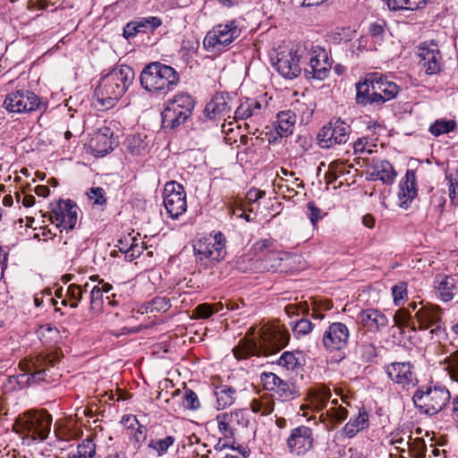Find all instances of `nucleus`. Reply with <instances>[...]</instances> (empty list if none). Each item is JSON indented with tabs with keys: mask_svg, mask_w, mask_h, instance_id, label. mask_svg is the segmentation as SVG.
<instances>
[{
	"mask_svg": "<svg viewBox=\"0 0 458 458\" xmlns=\"http://www.w3.org/2000/svg\"><path fill=\"white\" fill-rule=\"evenodd\" d=\"M51 424L52 417L47 411H30L15 420L13 428L23 439L41 442L48 437Z\"/></svg>",
	"mask_w": 458,
	"mask_h": 458,
	"instance_id": "obj_5",
	"label": "nucleus"
},
{
	"mask_svg": "<svg viewBox=\"0 0 458 458\" xmlns=\"http://www.w3.org/2000/svg\"><path fill=\"white\" fill-rule=\"evenodd\" d=\"M456 127L454 121L437 120L429 127V131L434 136H439L444 133L453 131Z\"/></svg>",
	"mask_w": 458,
	"mask_h": 458,
	"instance_id": "obj_42",
	"label": "nucleus"
},
{
	"mask_svg": "<svg viewBox=\"0 0 458 458\" xmlns=\"http://www.w3.org/2000/svg\"><path fill=\"white\" fill-rule=\"evenodd\" d=\"M216 421L219 433L223 437L219 438L217 445L228 446L234 442L238 427H246L249 420L243 410L235 409L230 411L220 412L216 416Z\"/></svg>",
	"mask_w": 458,
	"mask_h": 458,
	"instance_id": "obj_10",
	"label": "nucleus"
},
{
	"mask_svg": "<svg viewBox=\"0 0 458 458\" xmlns=\"http://www.w3.org/2000/svg\"><path fill=\"white\" fill-rule=\"evenodd\" d=\"M435 287L438 297L444 301H449L454 298L453 289L454 280L449 276H437L435 280Z\"/></svg>",
	"mask_w": 458,
	"mask_h": 458,
	"instance_id": "obj_32",
	"label": "nucleus"
},
{
	"mask_svg": "<svg viewBox=\"0 0 458 458\" xmlns=\"http://www.w3.org/2000/svg\"><path fill=\"white\" fill-rule=\"evenodd\" d=\"M349 337L347 326L341 322H334L324 331L321 344L328 352H340L347 346Z\"/></svg>",
	"mask_w": 458,
	"mask_h": 458,
	"instance_id": "obj_16",
	"label": "nucleus"
},
{
	"mask_svg": "<svg viewBox=\"0 0 458 458\" xmlns=\"http://www.w3.org/2000/svg\"><path fill=\"white\" fill-rule=\"evenodd\" d=\"M225 236L218 232L214 235L213 242L200 240L194 246V255L200 260L219 261L226 254Z\"/></svg>",
	"mask_w": 458,
	"mask_h": 458,
	"instance_id": "obj_15",
	"label": "nucleus"
},
{
	"mask_svg": "<svg viewBox=\"0 0 458 458\" xmlns=\"http://www.w3.org/2000/svg\"><path fill=\"white\" fill-rule=\"evenodd\" d=\"M131 241L130 247L125 250V259L129 261L140 257L144 250L143 242L138 243L135 239H131Z\"/></svg>",
	"mask_w": 458,
	"mask_h": 458,
	"instance_id": "obj_56",
	"label": "nucleus"
},
{
	"mask_svg": "<svg viewBox=\"0 0 458 458\" xmlns=\"http://www.w3.org/2000/svg\"><path fill=\"white\" fill-rule=\"evenodd\" d=\"M331 391L328 387L325 386H318L315 389V398L318 402V405L321 408L326 407L327 405L328 401L331 398Z\"/></svg>",
	"mask_w": 458,
	"mask_h": 458,
	"instance_id": "obj_53",
	"label": "nucleus"
},
{
	"mask_svg": "<svg viewBox=\"0 0 458 458\" xmlns=\"http://www.w3.org/2000/svg\"><path fill=\"white\" fill-rule=\"evenodd\" d=\"M215 312H217V310L214 309V305L202 303L194 309L193 315L197 318H208Z\"/></svg>",
	"mask_w": 458,
	"mask_h": 458,
	"instance_id": "obj_55",
	"label": "nucleus"
},
{
	"mask_svg": "<svg viewBox=\"0 0 458 458\" xmlns=\"http://www.w3.org/2000/svg\"><path fill=\"white\" fill-rule=\"evenodd\" d=\"M275 186L277 187V189L281 191V193L283 194V197L284 199H291L293 198H294L297 194H298V191L293 188V187H290L288 184L286 183H274Z\"/></svg>",
	"mask_w": 458,
	"mask_h": 458,
	"instance_id": "obj_63",
	"label": "nucleus"
},
{
	"mask_svg": "<svg viewBox=\"0 0 458 458\" xmlns=\"http://www.w3.org/2000/svg\"><path fill=\"white\" fill-rule=\"evenodd\" d=\"M408 451L413 458H425L427 446L424 439L417 437L412 441L411 440V446H409Z\"/></svg>",
	"mask_w": 458,
	"mask_h": 458,
	"instance_id": "obj_43",
	"label": "nucleus"
},
{
	"mask_svg": "<svg viewBox=\"0 0 458 458\" xmlns=\"http://www.w3.org/2000/svg\"><path fill=\"white\" fill-rule=\"evenodd\" d=\"M214 395L216 396V408L221 411L234 403L236 400V390L231 386L221 385L215 388Z\"/></svg>",
	"mask_w": 458,
	"mask_h": 458,
	"instance_id": "obj_27",
	"label": "nucleus"
},
{
	"mask_svg": "<svg viewBox=\"0 0 458 458\" xmlns=\"http://www.w3.org/2000/svg\"><path fill=\"white\" fill-rule=\"evenodd\" d=\"M103 303V290L95 285L90 291V309L99 310Z\"/></svg>",
	"mask_w": 458,
	"mask_h": 458,
	"instance_id": "obj_58",
	"label": "nucleus"
},
{
	"mask_svg": "<svg viewBox=\"0 0 458 458\" xmlns=\"http://www.w3.org/2000/svg\"><path fill=\"white\" fill-rule=\"evenodd\" d=\"M138 33H140V30L137 26L136 21L128 22L123 29V36L127 39L135 37Z\"/></svg>",
	"mask_w": 458,
	"mask_h": 458,
	"instance_id": "obj_64",
	"label": "nucleus"
},
{
	"mask_svg": "<svg viewBox=\"0 0 458 458\" xmlns=\"http://www.w3.org/2000/svg\"><path fill=\"white\" fill-rule=\"evenodd\" d=\"M350 133V125L340 118H334L318 133V144L325 148L345 144L349 140Z\"/></svg>",
	"mask_w": 458,
	"mask_h": 458,
	"instance_id": "obj_12",
	"label": "nucleus"
},
{
	"mask_svg": "<svg viewBox=\"0 0 458 458\" xmlns=\"http://www.w3.org/2000/svg\"><path fill=\"white\" fill-rule=\"evenodd\" d=\"M360 355L363 361L369 362L377 356L376 347L371 343H362L359 346Z\"/></svg>",
	"mask_w": 458,
	"mask_h": 458,
	"instance_id": "obj_49",
	"label": "nucleus"
},
{
	"mask_svg": "<svg viewBox=\"0 0 458 458\" xmlns=\"http://www.w3.org/2000/svg\"><path fill=\"white\" fill-rule=\"evenodd\" d=\"M309 47L306 43H299L289 49H283L276 54L274 66L286 79H293L301 74V63L308 59Z\"/></svg>",
	"mask_w": 458,
	"mask_h": 458,
	"instance_id": "obj_7",
	"label": "nucleus"
},
{
	"mask_svg": "<svg viewBox=\"0 0 458 458\" xmlns=\"http://www.w3.org/2000/svg\"><path fill=\"white\" fill-rule=\"evenodd\" d=\"M163 195L164 206L170 217L177 218L186 211V193L182 184L174 181L166 182Z\"/></svg>",
	"mask_w": 458,
	"mask_h": 458,
	"instance_id": "obj_13",
	"label": "nucleus"
},
{
	"mask_svg": "<svg viewBox=\"0 0 458 458\" xmlns=\"http://www.w3.org/2000/svg\"><path fill=\"white\" fill-rule=\"evenodd\" d=\"M132 420L138 425V428L131 433V440L136 449H139L142 443L147 439V428L143 425H140L135 417L132 419L127 418V420Z\"/></svg>",
	"mask_w": 458,
	"mask_h": 458,
	"instance_id": "obj_45",
	"label": "nucleus"
},
{
	"mask_svg": "<svg viewBox=\"0 0 458 458\" xmlns=\"http://www.w3.org/2000/svg\"><path fill=\"white\" fill-rule=\"evenodd\" d=\"M182 403L185 408L191 411H196L200 407L199 397L191 389L185 390Z\"/></svg>",
	"mask_w": 458,
	"mask_h": 458,
	"instance_id": "obj_48",
	"label": "nucleus"
},
{
	"mask_svg": "<svg viewBox=\"0 0 458 458\" xmlns=\"http://www.w3.org/2000/svg\"><path fill=\"white\" fill-rule=\"evenodd\" d=\"M113 131L109 127L98 129L89 140L91 153L96 157H104L114 148Z\"/></svg>",
	"mask_w": 458,
	"mask_h": 458,
	"instance_id": "obj_22",
	"label": "nucleus"
},
{
	"mask_svg": "<svg viewBox=\"0 0 458 458\" xmlns=\"http://www.w3.org/2000/svg\"><path fill=\"white\" fill-rule=\"evenodd\" d=\"M3 106L8 112L18 114L46 109V104L34 92L25 89L8 94Z\"/></svg>",
	"mask_w": 458,
	"mask_h": 458,
	"instance_id": "obj_11",
	"label": "nucleus"
},
{
	"mask_svg": "<svg viewBox=\"0 0 458 458\" xmlns=\"http://www.w3.org/2000/svg\"><path fill=\"white\" fill-rule=\"evenodd\" d=\"M313 328L312 323L306 318H301L295 322L293 331L296 336L306 335L311 332Z\"/></svg>",
	"mask_w": 458,
	"mask_h": 458,
	"instance_id": "obj_52",
	"label": "nucleus"
},
{
	"mask_svg": "<svg viewBox=\"0 0 458 458\" xmlns=\"http://www.w3.org/2000/svg\"><path fill=\"white\" fill-rule=\"evenodd\" d=\"M261 260L259 269L264 272H275L282 267L283 258L281 253L276 251L267 252L264 258H259Z\"/></svg>",
	"mask_w": 458,
	"mask_h": 458,
	"instance_id": "obj_34",
	"label": "nucleus"
},
{
	"mask_svg": "<svg viewBox=\"0 0 458 458\" xmlns=\"http://www.w3.org/2000/svg\"><path fill=\"white\" fill-rule=\"evenodd\" d=\"M59 358L55 353H38L20 362L22 373L19 374L18 383L23 386L45 382L51 383L60 376L55 369Z\"/></svg>",
	"mask_w": 458,
	"mask_h": 458,
	"instance_id": "obj_3",
	"label": "nucleus"
},
{
	"mask_svg": "<svg viewBox=\"0 0 458 458\" xmlns=\"http://www.w3.org/2000/svg\"><path fill=\"white\" fill-rule=\"evenodd\" d=\"M394 323L397 327H411L412 330L417 329L415 317L411 315V311L409 309H400L394 316Z\"/></svg>",
	"mask_w": 458,
	"mask_h": 458,
	"instance_id": "obj_39",
	"label": "nucleus"
},
{
	"mask_svg": "<svg viewBox=\"0 0 458 458\" xmlns=\"http://www.w3.org/2000/svg\"><path fill=\"white\" fill-rule=\"evenodd\" d=\"M230 110V107L223 95L216 94L205 106V114L210 118L214 119L217 115H225Z\"/></svg>",
	"mask_w": 458,
	"mask_h": 458,
	"instance_id": "obj_29",
	"label": "nucleus"
},
{
	"mask_svg": "<svg viewBox=\"0 0 458 458\" xmlns=\"http://www.w3.org/2000/svg\"><path fill=\"white\" fill-rule=\"evenodd\" d=\"M416 174L413 170H407L404 179L400 182L398 199L400 207L406 208L417 196Z\"/></svg>",
	"mask_w": 458,
	"mask_h": 458,
	"instance_id": "obj_24",
	"label": "nucleus"
},
{
	"mask_svg": "<svg viewBox=\"0 0 458 458\" xmlns=\"http://www.w3.org/2000/svg\"><path fill=\"white\" fill-rule=\"evenodd\" d=\"M451 394L444 386L427 387L426 390L418 389L413 395V403L421 413L435 415L449 403Z\"/></svg>",
	"mask_w": 458,
	"mask_h": 458,
	"instance_id": "obj_8",
	"label": "nucleus"
},
{
	"mask_svg": "<svg viewBox=\"0 0 458 458\" xmlns=\"http://www.w3.org/2000/svg\"><path fill=\"white\" fill-rule=\"evenodd\" d=\"M420 308L414 314L418 328L420 330L428 329L431 327L434 328L431 332H437L442 327V310L436 305L420 303Z\"/></svg>",
	"mask_w": 458,
	"mask_h": 458,
	"instance_id": "obj_19",
	"label": "nucleus"
},
{
	"mask_svg": "<svg viewBox=\"0 0 458 458\" xmlns=\"http://www.w3.org/2000/svg\"><path fill=\"white\" fill-rule=\"evenodd\" d=\"M134 79V72L128 65L114 67L103 76L95 89L97 104L106 110L113 107L126 92Z\"/></svg>",
	"mask_w": 458,
	"mask_h": 458,
	"instance_id": "obj_2",
	"label": "nucleus"
},
{
	"mask_svg": "<svg viewBox=\"0 0 458 458\" xmlns=\"http://www.w3.org/2000/svg\"><path fill=\"white\" fill-rule=\"evenodd\" d=\"M307 216L310 218L313 228H318V223L322 218L321 209L318 208L314 202H309L307 204Z\"/></svg>",
	"mask_w": 458,
	"mask_h": 458,
	"instance_id": "obj_57",
	"label": "nucleus"
},
{
	"mask_svg": "<svg viewBox=\"0 0 458 458\" xmlns=\"http://www.w3.org/2000/svg\"><path fill=\"white\" fill-rule=\"evenodd\" d=\"M391 11L416 10L425 4L428 0H384Z\"/></svg>",
	"mask_w": 458,
	"mask_h": 458,
	"instance_id": "obj_38",
	"label": "nucleus"
},
{
	"mask_svg": "<svg viewBox=\"0 0 458 458\" xmlns=\"http://www.w3.org/2000/svg\"><path fill=\"white\" fill-rule=\"evenodd\" d=\"M313 443L312 429L304 425L292 429L286 440L289 452L296 455H304L313 447Z\"/></svg>",
	"mask_w": 458,
	"mask_h": 458,
	"instance_id": "obj_18",
	"label": "nucleus"
},
{
	"mask_svg": "<svg viewBox=\"0 0 458 458\" xmlns=\"http://www.w3.org/2000/svg\"><path fill=\"white\" fill-rule=\"evenodd\" d=\"M388 377L402 387L414 385V374L411 371V364L407 362H392L386 368Z\"/></svg>",
	"mask_w": 458,
	"mask_h": 458,
	"instance_id": "obj_21",
	"label": "nucleus"
},
{
	"mask_svg": "<svg viewBox=\"0 0 458 458\" xmlns=\"http://www.w3.org/2000/svg\"><path fill=\"white\" fill-rule=\"evenodd\" d=\"M444 369L448 371L450 377L458 382V351L452 353L444 361Z\"/></svg>",
	"mask_w": 458,
	"mask_h": 458,
	"instance_id": "obj_46",
	"label": "nucleus"
},
{
	"mask_svg": "<svg viewBox=\"0 0 458 458\" xmlns=\"http://www.w3.org/2000/svg\"><path fill=\"white\" fill-rule=\"evenodd\" d=\"M359 318L364 327L374 331H378L386 327L388 324L386 316L374 309L362 310L359 315Z\"/></svg>",
	"mask_w": 458,
	"mask_h": 458,
	"instance_id": "obj_25",
	"label": "nucleus"
},
{
	"mask_svg": "<svg viewBox=\"0 0 458 458\" xmlns=\"http://www.w3.org/2000/svg\"><path fill=\"white\" fill-rule=\"evenodd\" d=\"M87 195L94 205L102 206L106 202L105 191L100 187L90 188Z\"/></svg>",
	"mask_w": 458,
	"mask_h": 458,
	"instance_id": "obj_59",
	"label": "nucleus"
},
{
	"mask_svg": "<svg viewBox=\"0 0 458 458\" xmlns=\"http://www.w3.org/2000/svg\"><path fill=\"white\" fill-rule=\"evenodd\" d=\"M309 47L308 59L310 71L307 72L312 74L314 79L323 81L328 77L332 64L329 62L327 53L325 48L319 46H314L312 43H306Z\"/></svg>",
	"mask_w": 458,
	"mask_h": 458,
	"instance_id": "obj_17",
	"label": "nucleus"
},
{
	"mask_svg": "<svg viewBox=\"0 0 458 458\" xmlns=\"http://www.w3.org/2000/svg\"><path fill=\"white\" fill-rule=\"evenodd\" d=\"M419 55L420 64L428 74H436L441 70V55L437 45L421 46Z\"/></svg>",
	"mask_w": 458,
	"mask_h": 458,
	"instance_id": "obj_23",
	"label": "nucleus"
},
{
	"mask_svg": "<svg viewBox=\"0 0 458 458\" xmlns=\"http://www.w3.org/2000/svg\"><path fill=\"white\" fill-rule=\"evenodd\" d=\"M77 205L72 200L60 201L56 209L53 211L57 225L66 230H72L77 223Z\"/></svg>",
	"mask_w": 458,
	"mask_h": 458,
	"instance_id": "obj_20",
	"label": "nucleus"
},
{
	"mask_svg": "<svg viewBox=\"0 0 458 458\" xmlns=\"http://www.w3.org/2000/svg\"><path fill=\"white\" fill-rule=\"evenodd\" d=\"M174 442L175 438L173 436H166L164 438H152L149 440L148 447L153 450L158 456H162L167 453Z\"/></svg>",
	"mask_w": 458,
	"mask_h": 458,
	"instance_id": "obj_37",
	"label": "nucleus"
},
{
	"mask_svg": "<svg viewBox=\"0 0 458 458\" xmlns=\"http://www.w3.org/2000/svg\"><path fill=\"white\" fill-rule=\"evenodd\" d=\"M280 379L281 378L272 372H264L260 376V380L264 388L268 391H275Z\"/></svg>",
	"mask_w": 458,
	"mask_h": 458,
	"instance_id": "obj_51",
	"label": "nucleus"
},
{
	"mask_svg": "<svg viewBox=\"0 0 458 458\" xmlns=\"http://www.w3.org/2000/svg\"><path fill=\"white\" fill-rule=\"evenodd\" d=\"M194 106L195 101L190 94L177 93L164 105L162 128L165 131L177 129L191 116Z\"/></svg>",
	"mask_w": 458,
	"mask_h": 458,
	"instance_id": "obj_6",
	"label": "nucleus"
},
{
	"mask_svg": "<svg viewBox=\"0 0 458 458\" xmlns=\"http://www.w3.org/2000/svg\"><path fill=\"white\" fill-rule=\"evenodd\" d=\"M386 22H373L369 28V34L377 41H382L386 33Z\"/></svg>",
	"mask_w": 458,
	"mask_h": 458,
	"instance_id": "obj_61",
	"label": "nucleus"
},
{
	"mask_svg": "<svg viewBox=\"0 0 458 458\" xmlns=\"http://www.w3.org/2000/svg\"><path fill=\"white\" fill-rule=\"evenodd\" d=\"M356 102L359 105H374V91L369 82V73L356 83Z\"/></svg>",
	"mask_w": 458,
	"mask_h": 458,
	"instance_id": "obj_30",
	"label": "nucleus"
},
{
	"mask_svg": "<svg viewBox=\"0 0 458 458\" xmlns=\"http://www.w3.org/2000/svg\"><path fill=\"white\" fill-rule=\"evenodd\" d=\"M147 144L140 138V135L133 136L129 142V150L132 155H140L141 151L145 150Z\"/></svg>",
	"mask_w": 458,
	"mask_h": 458,
	"instance_id": "obj_60",
	"label": "nucleus"
},
{
	"mask_svg": "<svg viewBox=\"0 0 458 458\" xmlns=\"http://www.w3.org/2000/svg\"><path fill=\"white\" fill-rule=\"evenodd\" d=\"M296 123V114L291 111H282L277 114L276 131L280 137H286L293 132Z\"/></svg>",
	"mask_w": 458,
	"mask_h": 458,
	"instance_id": "obj_28",
	"label": "nucleus"
},
{
	"mask_svg": "<svg viewBox=\"0 0 458 458\" xmlns=\"http://www.w3.org/2000/svg\"><path fill=\"white\" fill-rule=\"evenodd\" d=\"M96 455V445L91 439H85L75 448L72 449L67 458H94Z\"/></svg>",
	"mask_w": 458,
	"mask_h": 458,
	"instance_id": "obj_33",
	"label": "nucleus"
},
{
	"mask_svg": "<svg viewBox=\"0 0 458 458\" xmlns=\"http://www.w3.org/2000/svg\"><path fill=\"white\" fill-rule=\"evenodd\" d=\"M89 284H86L84 285V289H82L80 285L72 284H70L66 291V295L69 297V300L64 299L61 301V304L64 306L70 305L71 308L76 309L79 305V301L82 298V294L87 292Z\"/></svg>",
	"mask_w": 458,
	"mask_h": 458,
	"instance_id": "obj_36",
	"label": "nucleus"
},
{
	"mask_svg": "<svg viewBox=\"0 0 458 458\" xmlns=\"http://www.w3.org/2000/svg\"><path fill=\"white\" fill-rule=\"evenodd\" d=\"M275 392L283 401L293 399L296 394V388L293 383L280 379Z\"/></svg>",
	"mask_w": 458,
	"mask_h": 458,
	"instance_id": "obj_41",
	"label": "nucleus"
},
{
	"mask_svg": "<svg viewBox=\"0 0 458 458\" xmlns=\"http://www.w3.org/2000/svg\"><path fill=\"white\" fill-rule=\"evenodd\" d=\"M289 339V333L281 326H266L261 328L258 339L247 337L241 339L238 345L233 349V355L237 360L269 355L284 348Z\"/></svg>",
	"mask_w": 458,
	"mask_h": 458,
	"instance_id": "obj_1",
	"label": "nucleus"
},
{
	"mask_svg": "<svg viewBox=\"0 0 458 458\" xmlns=\"http://www.w3.org/2000/svg\"><path fill=\"white\" fill-rule=\"evenodd\" d=\"M140 81L147 91L156 96H165L178 85L180 75L173 67L156 62L143 69Z\"/></svg>",
	"mask_w": 458,
	"mask_h": 458,
	"instance_id": "obj_4",
	"label": "nucleus"
},
{
	"mask_svg": "<svg viewBox=\"0 0 458 458\" xmlns=\"http://www.w3.org/2000/svg\"><path fill=\"white\" fill-rule=\"evenodd\" d=\"M252 116L250 106L248 104L247 100L242 102L235 110V118L237 119L245 120Z\"/></svg>",
	"mask_w": 458,
	"mask_h": 458,
	"instance_id": "obj_62",
	"label": "nucleus"
},
{
	"mask_svg": "<svg viewBox=\"0 0 458 458\" xmlns=\"http://www.w3.org/2000/svg\"><path fill=\"white\" fill-rule=\"evenodd\" d=\"M278 364L288 370H293L301 366V361L294 352H285L281 355Z\"/></svg>",
	"mask_w": 458,
	"mask_h": 458,
	"instance_id": "obj_44",
	"label": "nucleus"
},
{
	"mask_svg": "<svg viewBox=\"0 0 458 458\" xmlns=\"http://www.w3.org/2000/svg\"><path fill=\"white\" fill-rule=\"evenodd\" d=\"M327 413L328 416H330L331 420L335 422H343L347 419L348 416V411L345 407L340 405V406H330Z\"/></svg>",
	"mask_w": 458,
	"mask_h": 458,
	"instance_id": "obj_50",
	"label": "nucleus"
},
{
	"mask_svg": "<svg viewBox=\"0 0 458 458\" xmlns=\"http://www.w3.org/2000/svg\"><path fill=\"white\" fill-rule=\"evenodd\" d=\"M137 26L139 27L140 32H147L148 30L153 31L157 28H158L162 21L158 17H147V18H140L136 21Z\"/></svg>",
	"mask_w": 458,
	"mask_h": 458,
	"instance_id": "obj_47",
	"label": "nucleus"
},
{
	"mask_svg": "<svg viewBox=\"0 0 458 458\" xmlns=\"http://www.w3.org/2000/svg\"><path fill=\"white\" fill-rule=\"evenodd\" d=\"M369 427V413L364 408L359 410V413L355 418H352L343 428V434L352 438L355 437L360 431L366 429Z\"/></svg>",
	"mask_w": 458,
	"mask_h": 458,
	"instance_id": "obj_26",
	"label": "nucleus"
},
{
	"mask_svg": "<svg viewBox=\"0 0 458 458\" xmlns=\"http://www.w3.org/2000/svg\"><path fill=\"white\" fill-rule=\"evenodd\" d=\"M378 164L379 181L385 184H392L396 177V172L393 165L386 160L380 161Z\"/></svg>",
	"mask_w": 458,
	"mask_h": 458,
	"instance_id": "obj_40",
	"label": "nucleus"
},
{
	"mask_svg": "<svg viewBox=\"0 0 458 458\" xmlns=\"http://www.w3.org/2000/svg\"><path fill=\"white\" fill-rule=\"evenodd\" d=\"M237 21L220 23L210 30L204 38L203 46L209 52H220L241 36Z\"/></svg>",
	"mask_w": 458,
	"mask_h": 458,
	"instance_id": "obj_9",
	"label": "nucleus"
},
{
	"mask_svg": "<svg viewBox=\"0 0 458 458\" xmlns=\"http://www.w3.org/2000/svg\"><path fill=\"white\" fill-rule=\"evenodd\" d=\"M369 82L371 84V91H374L375 106H381L397 97L400 87L387 76L377 72L369 73Z\"/></svg>",
	"mask_w": 458,
	"mask_h": 458,
	"instance_id": "obj_14",
	"label": "nucleus"
},
{
	"mask_svg": "<svg viewBox=\"0 0 458 458\" xmlns=\"http://www.w3.org/2000/svg\"><path fill=\"white\" fill-rule=\"evenodd\" d=\"M392 294L394 298V302L396 306H399L402 304L403 301L407 296V284L406 283L403 282L396 285H394L392 288Z\"/></svg>",
	"mask_w": 458,
	"mask_h": 458,
	"instance_id": "obj_54",
	"label": "nucleus"
},
{
	"mask_svg": "<svg viewBox=\"0 0 458 458\" xmlns=\"http://www.w3.org/2000/svg\"><path fill=\"white\" fill-rule=\"evenodd\" d=\"M237 269L242 272L248 273H263L259 267L261 266V260L259 258H252L250 255H242L239 257L235 264Z\"/></svg>",
	"mask_w": 458,
	"mask_h": 458,
	"instance_id": "obj_35",
	"label": "nucleus"
},
{
	"mask_svg": "<svg viewBox=\"0 0 458 458\" xmlns=\"http://www.w3.org/2000/svg\"><path fill=\"white\" fill-rule=\"evenodd\" d=\"M250 406L253 412L266 416L272 413L274 411V398L272 394L266 393L258 398H254L250 402Z\"/></svg>",
	"mask_w": 458,
	"mask_h": 458,
	"instance_id": "obj_31",
	"label": "nucleus"
}]
</instances>
